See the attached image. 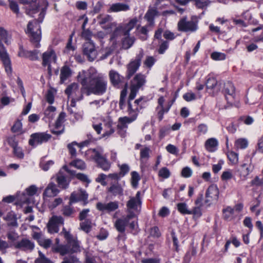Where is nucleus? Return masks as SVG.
<instances>
[{
  "instance_id": "f257e3e1",
  "label": "nucleus",
  "mask_w": 263,
  "mask_h": 263,
  "mask_svg": "<svg viewBox=\"0 0 263 263\" xmlns=\"http://www.w3.org/2000/svg\"><path fill=\"white\" fill-rule=\"evenodd\" d=\"M82 71L78 76V80L82 86V91H85L86 95H102L106 92L107 81L101 73H97L93 68L88 70L87 73Z\"/></svg>"
},
{
  "instance_id": "f03ea898",
  "label": "nucleus",
  "mask_w": 263,
  "mask_h": 263,
  "mask_svg": "<svg viewBox=\"0 0 263 263\" xmlns=\"http://www.w3.org/2000/svg\"><path fill=\"white\" fill-rule=\"evenodd\" d=\"M4 41L6 44L9 45L11 43V36L8 31L3 27H0V59L8 74L12 73L11 61L7 50L2 43Z\"/></svg>"
},
{
  "instance_id": "7ed1b4c3",
  "label": "nucleus",
  "mask_w": 263,
  "mask_h": 263,
  "mask_svg": "<svg viewBox=\"0 0 263 263\" xmlns=\"http://www.w3.org/2000/svg\"><path fill=\"white\" fill-rule=\"evenodd\" d=\"M65 240L66 241V245L52 246V251L55 253H59L62 256L69 253L72 254L81 251L80 243L77 237L72 236Z\"/></svg>"
},
{
  "instance_id": "20e7f679",
  "label": "nucleus",
  "mask_w": 263,
  "mask_h": 263,
  "mask_svg": "<svg viewBox=\"0 0 263 263\" xmlns=\"http://www.w3.org/2000/svg\"><path fill=\"white\" fill-rule=\"evenodd\" d=\"M146 83V77L142 73L137 74L131 81L130 86V93L128 97V105L129 114L131 111L136 112L138 110V107L135 109L132 108L130 101L134 100L139 90Z\"/></svg>"
},
{
  "instance_id": "39448f33",
  "label": "nucleus",
  "mask_w": 263,
  "mask_h": 263,
  "mask_svg": "<svg viewBox=\"0 0 263 263\" xmlns=\"http://www.w3.org/2000/svg\"><path fill=\"white\" fill-rule=\"evenodd\" d=\"M26 33L29 34L30 41L34 45V47H39L41 31L36 21L28 23Z\"/></svg>"
},
{
  "instance_id": "423d86ee",
  "label": "nucleus",
  "mask_w": 263,
  "mask_h": 263,
  "mask_svg": "<svg viewBox=\"0 0 263 263\" xmlns=\"http://www.w3.org/2000/svg\"><path fill=\"white\" fill-rule=\"evenodd\" d=\"M141 192H137L135 197L130 196L126 202L127 211L128 215L135 214V212L139 213L141 210L142 199L140 198Z\"/></svg>"
},
{
  "instance_id": "0eeeda50",
  "label": "nucleus",
  "mask_w": 263,
  "mask_h": 263,
  "mask_svg": "<svg viewBox=\"0 0 263 263\" xmlns=\"http://www.w3.org/2000/svg\"><path fill=\"white\" fill-rule=\"evenodd\" d=\"M142 98H140L138 99H137L135 101L134 103L135 105L136 106L135 108H133L132 106V108L133 109H135L137 107L138 108V110L136 112L131 111V114H129V109L128 108V111L129 112V114L131 115L130 117H121L119 119V123L117 125V127L119 129H124L127 128V124L132 123L134 121H135L137 117L138 116V112L139 111V109L141 108V107H140V108H139L138 106L139 105L140 103L142 101Z\"/></svg>"
},
{
  "instance_id": "6e6552de",
  "label": "nucleus",
  "mask_w": 263,
  "mask_h": 263,
  "mask_svg": "<svg viewBox=\"0 0 263 263\" xmlns=\"http://www.w3.org/2000/svg\"><path fill=\"white\" fill-rule=\"evenodd\" d=\"M65 93L68 98H71L72 106H74L76 101H78L83 99L82 92L79 89V85L76 83H73L68 85L65 90Z\"/></svg>"
},
{
  "instance_id": "1a4fd4ad",
  "label": "nucleus",
  "mask_w": 263,
  "mask_h": 263,
  "mask_svg": "<svg viewBox=\"0 0 263 263\" xmlns=\"http://www.w3.org/2000/svg\"><path fill=\"white\" fill-rule=\"evenodd\" d=\"M51 138V135L46 133H34L30 135L29 144L32 147H35L37 145L47 142Z\"/></svg>"
},
{
  "instance_id": "9d476101",
  "label": "nucleus",
  "mask_w": 263,
  "mask_h": 263,
  "mask_svg": "<svg viewBox=\"0 0 263 263\" xmlns=\"http://www.w3.org/2000/svg\"><path fill=\"white\" fill-rule=\"evenodd\" d=\"M143 55V52L142 51H140L139 54L137 55L135 59L130 61L127 65L126 77L128 79H129L138 69L141 65Z\"/></svg>"
},
{
  "instance_id": "9b49d317",
  "label": "nucleus",
  "mask_w": 263,
  "mask_h": 263,
  "mask_svg": "<svg viewBox=\"0 0 263 263\" xmlns=\"http://www.w3.org/2000/svg\"><path fill=\"white\" fill-rule=\"evenodd\" d=\"M178 30L182 32H194L197 28V22L187 21L186 17H183L178 23Z\"/></svg>"
},
{
  "instance_id": "f8f14e48",
  "label": "nucleus",
  "mask_w": 263,
  "mask_h": 263,
  "mask_svg": "<svg viewBox=\"0 0 263 263\" xmlns=\"http://www.w3.org/2000/svg\"><path fill=\"white\" fill-rule=\"evenodd\" d=\"M83 52L88 60L90 62L93 61L98 54L95 45L91 41L87 42L83 44Z\"/></svg>"
},
{
  "instance_id": "ddd939ff",
  "label": "nucleus",
  "mask_w": 263,
  "mask_h": 263,
  "mask_svg": "<svg viewBox=\"0 0 263 263\" xmlns=\"http://www.w3.org/2000/svg\"><path fill=\"white\" fill-rule=\"evenodd\" d=\"M219 194V190L216 185H211L209 186L206 191L204 203L210 205L212 201H217Z\"/></svg>"
},
{
  "instance_id": "4468645a",
  "label": "nucleus",
  "mask_w": 263,
  "mask_h": 263,
  "mask_svg": "<svg viewBox=\"0 0 263 263\" xmlns=\"http://www.w3.org/2000/svg\"><path fill=\"white\" fill-rule=\"evenodd\" d=\"M223 92L225 95L226 99L228 103L232 104L233 101L235 97V88L233 84L228 81L224 83Z\"/></svg>"
},
{
  "instance_id": "2eb2a0df",
  "label": "nucleus",
  "mask_w": 263,
  "mask_h": 263,
  "mask_svg": "<svg viewBox=\"0 0 263 263\" xmlns=\"http://www.w3.org/2000/svg\"><path fill=\"white\" fill-rule=\"evenodd\" d=\"M135 217L134 214L127 215L116 220L114 223L116 230L120 233H124L125 228L129 223V220Z\"/></svg>"
},
{
  "instance_id": "dca6fc26",
  "label": "nucleus",
  "mask_w": 263,
  "mask_h": 263,
  "mask_svg": "<svg viewBox=\"0 0 263 263\" xmlns=\"http://www.w3.org/2000/svg\"><path fill=\"white\" fill-rule=\"evenodd\" d=\"M97 209L102 212L110 213L115 211L119 208L118 201H110L108 203L98 202L96 204Z\"/></svg>"
},
{
  "instance_id": "f3484780",
  "label": "nucleus",
  "mask_w": 263,
  "mask_h": 263,
  "mask_svg": "<svg viewBox=\"0 0 263 263\" xmlns=\"http://www.w3.org/2000/svg\"><path fill=\"white\" fill-rule=\"evenodd\" d=\"M40 53V51L37 49L33 50H27L21 46L18 52V55L20 57H23L29 59L31 61H36L39 59V54Z\"/></svg>"
},
{
  "instance_id": "a211bd4d",
  "label": "nucleus",
  "mask_w": 263,
  "mask_h": 263,
  "mask_svg": "<svg viewBox=\"0 0 263 263\" xmlns=\"http://www.w3.org/2000/svg\"><path fill=\"white\" fill-rule=\"evenodd\" d=\"M14 247L24 251L31 252L34 248V244L31 240L24 238L14 244Z\"/></svg>"
},
{
  "instance_id": "6ab92c4d",
  "label": "nucleus",
  "mask_w": 263,
  "mask_h": 263,
  "mask_svg": "<svg viewBox=\"0 0 263 263\" xmlns=\"http://www.w3.org/2000/svg\"><path fill=\"white\" fill-rule=\"evenodd\" d=\"M59 193L60 190L57 185L53 182H50L43 192V198L46 200L47 198L55 197Z\"/></svg>"
},
{
  "instance_id": "aec40b11",
  "label": "nucleus",
  "mask_w": 263,
  "mask_h": 263,
  "mask_svg": "<svg viewBox=\"0 0 263 263\" xmlns=\"http://www.w3.org/2000/svg\"><path fill=\"white\" fill-rule=\"evenodd\" d=\"M88 194L84 190H80L79 192L71 193L69 198V204L79 201H83L84 204L87 203Z\"/></svg>"
},
{
  "instance_id": "412c9836",
  "label": "nucleus",
  "mask_w": 263,
  "mask_h": 263,
  "mask_svg": "<svg viewBox=\"0 0 263 263\" xmlns=\"http://www.w3.org/2000/svg\"><path fill=\"white\" fill-rule=\"evenodd\" d=\"M42 59V65L45 67L47 65L50 64L51 61L55 63L57 61V55L53 50H50L45 52L43 54Z\"/></svg>"
},
{
  "instance_id": "4be33fe9",
  "label": "nucleus",
  "mask_w": 263,
  "mask_h": 263,
  "mask_svg": "<svg viewBox=\"0 0 263 263\" xmlns=\"http://www.w3.org/2000/svg\"><path fill=\"white\" fill-rule=\"evenodd\" d=\"M55 181L58 183V187L62 189L68 188L70 182V180L68 179L61 172H59V173L57 174Z\"/></svg>"
},
{
  "instance_id": "5701e85b",
  "label": "nucleus",
  "mask_w": 263,
  "mask_h": 263,
  "mask_svg": "<svg viewBox=\"0 0 263 263\" xmlns=\"http://www.w3.org/2000/svg\"><path fill=\"white\" fill-rule=\"evenodd\" d=\"M109 78L111 84L114 87H118L123 79L122 76L117 71L112 69L109 72Z\"/></svg>"
},
{
  "instance_id": "b1692460",
  "label": "nucleus",
  "mask_w": 263,
  "mask_h": 263,
  "mask_svg": "<svg viewBox=\"0 0 263 263\" xmlns=\"http://www.w3.org/2000/svg\"><path fill=\"white\" fill-rule=\"evenodd\" d=\"M88 152L91 153V158L95 162L105 157L103 155V149L100 146H98L95 148H90Z\"/></svg>"
},
{
  "instance_id": "393cba45",
  "label": "nucleus",
  "mask_w": 263,
  "mask_h": 263,
  "mask_svg": "<svg viewBox=\"0 0 263 263\" xmlns=\"http://www.w3.org/2000/svg\"><path fill=\"white\" fill-rule=\"evenodd\" d=\"M129 6L128 4L117 3L112 4L108 10V12H117L119 11H126L129 10Z\"/></svg>"
},
{
  "instance_id": "a878e982",
  "label": "nucleus",
  "mask_w": 263,
  "mask_h": 263,
  "mask_svg": "<svg viewBox=\"0 0 263 263\" xmlns=\"http://www.w3.org/2000/svg\"><path fill=\"white\" fill-rule=\"evenodd\" d=\"M60 83H64L72 74V70L67 65L63 66L60 71Z\"/></svg>"
},
{
  "instance_id": "bb28decb",
  "label": "nucleus",
  "mask_w": 263,
  "mask_h": 263,
  "mask_svg": "<svg viewBox=\"0 0 263 263\" xmlns=\"http://www.w3.org/2000/svg\"><path fill=\"white\" fill-rule=\"evenodd\" d=\"M108 191L114 196H121L123 194V190L118 182L111 183L110 187L108 188Z\"/></svg>"
},
{
  "instance_id": "cd10ccee",
  "label": "nucleus",
  "mask_w": 263,
  "mask_h": 263,
  "mask_svg": "<svg viewBox=\"0 0 263 263\" xmlns=\"http://www.w3.org/2000/svg\"><path fill=\"white\" fill-rule=\"evenodd\" d=\"M246 159H249L250 161H251V158L249 156H247ZM250 164L251 163L248 165L247 163H243L241 165L240 175L243 179H246L247 176L251 172V170L250 168Z\"/></svg>"
},
{
  "instance_id": "c85d7f7f",
  "label": "nucleus",
  "mask_w": 263,
  "mask_h": 263,
  "mask_svg": "<svg viewBox=\"0 0 263 263\" xmlns=\"http://www.w3.org/2000/svg\"><path fill=\"white\" fill-rule=\"evenodd\" d=\"M151 149L147 146H144L140 149V160L141 163L146 162L150 157Z\"/></svg>"
},
{
  "instance_id": "c756f323",
  "label": "nucleus",
  "mask_w": 263,
  "mask_h": 263,
  "mask_svg": "<svg viewBox=\"0 0 263 263\" xmlns=\"http://www.w3.org/2000/svg\"><path fill=\"white\" fill-rule=\"evenodd\" d=\"M138 22L136 17L132 19L124 28H122L123 34L124 36H128L132 29L134 28Z\"/></svg>"
},
{
  "instance_id": "7c9ffc66",
  "label": "nucleus",
  "mask_w": 263,
  "mask_h": 263,
  "mask_svg": "<svg viewBox=\"0 0 263 263\" xmlns=\"http://www.w3.org/2000/svg\"><path fill=\"white\" fill-rule=\"evenodd\" d=\"M7 237L9 240L8 242L10 246V247L14 246V244H15V242L17 240L19 237L18 234L13 230H9L6 234Z\"/></svg>"
},
{
  "instance_id": "2f4dec72",
  "label": "nucleus",
  "mask_w": 263,
  "mask_h": 263,
  "mask_svg": "<svg viewBox=\"0 0 263 263\" xmlns=\"http://www.w3.org/2000/svg\"><path fill=\"white\" fill-rule=\"evenodd\" d=\"M204 145L207 151L213 152L215 151V147L218 145V141L215 138H210L205 141Z\"/></svg>"
},
{
  "instance_id": "473e14b6",
  "label": "nucleus",
  "mask_w": 263,
  "mask_h": 263,
  "mask_svg": "<svg viewBox=\"0 0 263 263\" xmlns=\"http://www.w3.org/2000/svg\"><path fill=\"white\" fill-rule=\"evenodd\" d=\"M96 163L99 167L105 171H108L110 168V163L108 161L106 157L102 158Z\"/></svg>"
},
{
  "instance_id": "72a5a7b5",
  "label": "nucleus",
  "mask_w": 263,
  "mask_h": 263,
  "mask_svg": "<svg viewBox=\"0 0 263 263\" xmlns=\"http://www.w3.org/2000/svg\"><path fill=\"white\" fill-rule=\"evenodd\" d=\"M124 36L122 40V47L125 49H127L133 45L135 39L134 37H130L129 35Z\"/></svg>"
},
{
  "instance_id": "f704fd0d",
  "label": "nucleus",
  "mask_w": 263,
  "mask_h": 263,
  "mask_svg": "<svg viewBox=\"0 0 263 263\" xmlns=\"http://www.w3.org/2000/svg\"><path fill=\"white\" fill-rule=\"evenodd\" d=\"M71 204H69V202L68 203V205H66L64 206L62 210V214L65 217H73L74 214H75V210L71 206Z\"/></svg>"
},
{
  "instance_id": "c9c22d12",
  "label": "nucleus",
  "mask_w": 263,
  "mask_h": 263,
  "mask_svg": "<svg viewBox=\"0 0 263 263\" xmlns=\"http://www.w3.org/2000/svg\"><path fill=\"white\" fill-rule=\"evenodd\" d=\"M9 142L13 148V153L15 156L20 159L23 158L24 154L22 148L20 147H17L16 143L14 142V141H13V143H10V141Z\"/></svg>"
},
{
  "instance_id": "e433bc0d",
  "label": "nucleus",
  "mask_w": 263,
  "mask_h": 263,
  "mask_svg": "<svg viewBox=\"0 0 263 263\" xmlns=\"http://www.w3.org/2000/svg\"><path fill=\"white\" fill-rule=\"evenodd\" d=\"M157 11L155 9H149L145 14L144 17L150 24L154 23L155 16L157 14Z\"/></svg>"
},
{
  "instance_id": "4c0bfd02",
  "label": "nucleus",
  "mask_w": 263,
  "mask_h": 263,
  "mask_svg": "<svg viewBox=\"0 0 263 263\" xmlns=\"http://www.w3.org/2000/svg\"><path fill=\"white\" fill-rule=\"evenodd\" d=\"M104 126L109 130L106 129V131L102 134V137H108L115 132V130L112 128V122L111 121H106L104 123Z\"/></svg>"
},
{
  "instance_id": "58836bf2",
  "label": "nucleus",
  "mask_w": 263,
  "mask_h": 263,
  "mask_svg": "<svg viewBox=\"0 0 263 263\" xmlns=\"http://www.w3.org/2000/svg\"><path fill=\"white\" fill-rule=\"evenodd\" d=\"M223 217L225 220H229L232 218V216L234 214V209L230 206H228L226 209H223Z\"/></svg>"
},
{
  "instance_id": "ea45409f",
  "label": "nucleus",
  "mask_w": 263,
  "mask_h": 263,
  "mask_svg": "<svg viewBox=\"0 0 263 263\" xmlns=\"http://www.w3.org/2000/svg\"><path fill=\"white\" fill-rule=\"evenodd\" d=\"M248 145V141L245 138H239L236 140L235 142V146L237 149H245Z\"/></svg>"
},
{
  "instance_id": "a19ab883",
  "label": "nucleus",
  "mask_w": 263,
  "mask_h": 263,
  "mask_svg": "<svg viewBox=\"0 0 263 263\" xmlns=\"http://www.w3.org/2000/svg\"><path fill=\"white\" fill-rule=\"evenodd\" d=\"M127 88L126 86L121 91L120 101H119V107L121 109H123L125 105V98L127 95Z\"/></svg>"
},
{
  "instance_id": "79ce46f5",
  "label": "nucleus",
  "mask_w": 263,
  "mask_h": 263,
  "mask_svg": "<svg viewBox=\"0 0 263 263\" xmlns=\"http://www.w3.org/2000/svg\"><path fill=\"white\" fill-rule=\"evenodd\" d=\"M70 165L75 167L76 168L83 170L86 168V164L83 160L81 159H76L70 162Z\"/></svg>"
},
{
  "instance_id": "37998d69",
  "label": "nucleus",
  "mask_w": 263,
  "mask_h": 263,
  "mask_svg": "<svg viewBox=\"0 0 263 263\" xmlns=\"http://www.w3.org/2000/svg\"><path fill=\"white\" fill-rule=\"evenodd\" d=\"M137 30H138V32L140 35V38L143 40H146L147 39V33H148V30L146 26H143L140 27L139 26H138L137 28Z\"/></svg>"
},
{
  "instance_id": "c03bdc74",
  "label": "nucleus",
  "mask_w": 263,
  "mask_h": 263,
  "mask_svg": "<svg viewBox=\"0 0 263 263\" xmlns=\"http://www.w3.org/2000/svg\"><path fill=\"white\" fill-rule=\"evenodd\" d=\"M9 8L16 15L20 13V9L17 3L14 0H8Z\"/></svg>"
},
{
  "instance_id": "a18cd8bd",
  "label": "nucleus",
  "mask_w": 263,
  "mask_h": 263,
  "mask_svg": "<svg viewBox=\"0 0 263 263\" xmlns=\"http://www.w3.org/2000/svg\"><path fill=\"white\" fill-rule=\"evenodd\" d=\"M177 209L182 214H191L190 210L187 209V205L185 203H179L177 204Z\"/></svg>"
},
{
  "instance_id": "49530a36",
  "label": "nucleus",
  "mask_w": 263,
  "mask_h": 263,
  "mask_svg": "<svg viewBox=\"0 0 263 263\" xmlns=\"http://www.w3.org/2000/svg\"><path fill=\"white\" fill-rule=\"evenodd\" d=\"M140 179V176L137 172L134 171L132 173L131 183L134 187H136L138 186Z\"/></svg>"
},
{
  "instance_id": "de8ad7c7",
  "label": "nucleus",
  "mask_w": 263,
  "mask_h": 263,
  "mask_svg": "<svg viewBox=\"0 0 263 263\" xmlns=\"http://www.w3.org/2000/svg\"><path fill=\"white\" fill-rule=\"evenodd\" d=\"M98 20L100 25H104L110 22L112 20V17L109 15L101 14L98 16Z\"/></svg>"
},
{
  "instance_id": "09e8293b",
  "label": "nucleus",
  "mask_w": 263,
  "mask_h": 263,
  "mask_svg": "<svg viewBox=\"0 0 263 263\" xmlns=\"http://www.w3.org/2000/svg\"><path fill=\"white\" fill-rule=\"evenodd\" d=\"M39 256L35 260V263H53L49 259L45 257V256L41 252H39Z\"/></svg>"
},
{
  "instance_id": "8fccbe9b",
  "label": "nucleus",
  "mask_w": 263,
  "mask_h": 263,
  "mask_svg": "<svg viewBox=\"0 0 263 263\" xmlns=\"http://www.w3.org/2000/svg\"><path fill=\"white\" fill-rule=\"evenodd\" d=\"M66 117V114L64 112L60 114L55 123V127L57 129H59L62 126V124L64 122V119Z\"/></svg>"
},
{
  "instance_id": "3c124183",
  "label": "nucleus",
  "mask_w": 263,
  "mask_h": 263,
  "mask_svg": "<svg viewBox=\"0 0 263 263\" xmlns=\"http://www.w3.org/2000/svg\"><path fill=\"white\" fill-rule=\"evenodd\" d=\"M47 230L50 234L58 233L59 230V226L55 225L49 220L47 224Z\"/></svg>"
},
{
  "instance_id": "603ef678",
  "label": "nucleus",
  "mask_w": 263,
  "mask_h": 263,
  "mask_svg": "<svg viewBox=\"0 0 263 263\" xmlns=\"http://www.w3.org/2000/svg\"><path fill=\"white\" fill-rule=\"evenodd\" d=\"M217 81L214 78H209L206 81L205 85L208 89H213L217 85Z\"/></svg>"
},
{
  "instance_id": "864d4df0",
  "label": "nucleus",
  "mask_w": 263,
  "mask_h": 263,
  "mask_svg": "<svg viewBox=\"0 0 263 263\" xmlns=\"http://www.w3.org/2000/svg\"><path fill=\"white\" fill-rule=\"evenodd\" d=\"M80 227L82 230L88 232L91 228V221L88 219H86L80 223Z\"/></svg>"
},
{
  "instance_id": "5fc2aeb1",
  "label": "nucleus",
  "mask_w": 263,
  "mask_h": 263,
  "mask_svg": "<svg viewBox=\"0 0 263 263\" xmlns=\"http://www.w3.org/2000/svg\"><path fill=\"white\" fill-rule=\"evenodd\" d=\"M42 4L44 6V8L42 9V11L39 14V20L42 22L46 14V11L48 6V2L47 0H43Z\"/></svg>"
},
{
  "instance_id": "6e6d98bb",
  "label": "nucleus",
  "mask_w": 263,
  "mask_h": 263,
  "mask_svg": "<svg viewBox=\"0 0 263 263\" xmlns=\"http://www.w3.org/2000/svg\"><path fill=\"white\" fill-rule=\"evenodd\" d=\"M228 158L233 164H236L238 162V155L234 152H230L228 154Z\"/></svg>"
},
{
  "instance_id": "4d7b16f0",
  "label": "nucleus",
  "mask_w": 263,
  "mask_h": 263,
  "mask_svg": "<svg viewBox=\"0 0 263 263\" xmlns=\"http://www.w3.org/2000/svg\"><path fill=\"white\" fill-rule=\"evenodd\" d=\"M170 174L171 173L169 170L165 167L161 168L158 173L159 176L164 179L168 178L170 177Z\"/></svg>"
},
{
  "instance_id": "13d9d810",
  "label": "nucleus",
  "mask_w": 263,
  "mask_h": 263,
  "mask_svg": "<svg viewBox=\"0 0 263 263\" xmlns=\"http://www.w3.org/2000/svg\"><path fill=\"white\" fill-rule=\"evenodd\" d=\"M39 244L45 249L50 247L52 244V240L50 239L43 238L39 240Z\"/></svg>"
},
{
  "instance_id": "bf43d9fd",
  "label": "nucleus",
  "mask_w": 263,
  "mask_h": 263,
  "mask_svg": "<svg viewBox=\"0 0 263 263\" xmlns=\"http://www.w3.org/2000/svg\"><path fill=\"white\" fill-rule=\"evenodd\" d=\"M49 220L59 226V224H63L64 223V219L61 216H53Z\"/></svg>"
},
{
  "instance_id": "052dcab7",
  "label": "nucleus",
  "mask_w": 263,
  "mask_h": 263,
  "mask_svg": "<svg viewBox=\"0 0 263 263\" xmlns=\"http://www.w3.org/2000/svg\"><path fill=\"white\" fill-rule=\"evenodd\" d=\"M208 130V127L205 124H200L197 126V134L198 135H204Z\"/></svg>"
},
{
  "instance_id": "680f3d73",
  "label": "nucleus",
  "mask_w": 263,
  "mask_h": 263,
  "mask_svg": "<svg viewBox=\"0 0 263 263\" xmlns=\"http://www.w3.org/2000/svg\"><path fill=\"white\" fill-rule=\"evenodd\" d=\"M77 142L76 141L72 142L69 143L67 145V148L69 150V152L70 154L71 157H76L77 155L76 149L74 148V146L77 145Z\"/></svg>"
},
{
  "instance_id": "e2e57ef3",
  "label": "nucleus",
  "mask_w": 263,
  "mask_h": 263,
  "mask_svg": "<svg viewBox=\"0 0 263 263\" xmlns=\"http://www.w3.org/2000/svg\"><path fill=\"white\" fill-rule=\"evenodd\" d=\"M63 202V199L61 198H55L52 201L50 202L48 206L50 209H53L55 208L57 206L61 204Z\"/></svg>"
},
{
  "instance_id": "0e129e2a",
  "label": "nucleus",
  "mask_w": 263,
  "mask_h": 263,
  "mask_svg": "<svg viewBox=\"0 0 263 263\" xmlns=\"http://www.w3.org/2000/svg\"><path fill=\"white\" fill-rule=\"evenodd\" d=\"M61 263H81L79 259L75 256L71 255L65 257Z\"/></svg>"
},
{
  "instance_id": "69168bd1",
  "label": "nucleus",
  "mask_w": 263,
  "mask_h": 263,
  "mask_svg": "<svg viewBox=\"0 0 263 263\" xmlns=\"http://www.w3.org/2000/svg\"><path fill=\"white\" fill-rule=\"evenodd\" d=\"M210 3L209 0H196L195 1V5L198 8H203L208 6Z\"/></svg>"
},
{
  "instance_id": "338daca9",
  "label": "nucleus",
  "mask_w": 263,
  "mask_h": 263,
  "mask_svg": "<svg viewBox=\"0 0 263 263\" xmlns=\"http://www.w3.org/2000/svg\"><path fill=\"white\" fill-rule=\"evenodd\" d=\"M211 58L214 60H223L225 59L226 55L223 53L214 52L211 54Z\"/></svg>"
},
{
  "instance_id": "774afa93",
  "label": "nucleus",
  "mask_w": 263,
  "mask_h": 263,
  "mask_svg": "<svg viewBox=\"0 0 263 263\" xmlns=\"http://www.w3.org/2000/svg\"><path fill=\"white\" fill-rule=\"evenodd\" d=\"M156 62L155 59L152 56L147 57L145 61L144 64L148 68H151Z\"/></svg>"
}]
</instances>
